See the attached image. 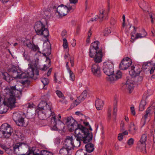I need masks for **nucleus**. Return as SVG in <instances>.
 Instances as JSON below:
<instances>
[{
	"label": "nucleus",
	"instance_id": "1",
	"mask_svg": "<svg viewBox=\"0 0 155 155\" xmlns=\"http://www.w3.org/2000/svg\"><path fill=\"white\" fill-rule=\"evenodd\" d=\"M38 111L39 118L41 120L45 119L47 117L52 116L51 120V129L54 130H61L64 129V125L60 120L61 117L59 114V118L57 119L54 115V112H52L51 106L48 105L44 101H42L38 105Z\"/></svg>",
	"mask_w": 155,
	"mask_h": 155
},
{
	"label": "nucleus",
	"instance_id": "2",
	"mask_svg": "<svg viewBox=\"0 0 155 155\" xmlns=\"http://www.w3.org/2000/svg\"><path fill=\"white\" fill-rule=\"evenodd\" d=\"M13 150L14 153L18 155H50V153L45 150L41 151V154L35 153L27 144L22 142L14 145Z\"/></svg>",
	"mask_w": 155,
	"mask_h": 155
},
{
	"label": "nucleus",
	"instance_id": "3",
	"mask_svg": "<svg viewBox=\"0 0 155 155\" xmlns=\"http://www.w3.org/2000/svg\"><path fill=\"white\" fill-rule=\"evenodd\" d=\"M30 64H28L29 68L28 69L27 72H22L18 73L17 75H15V77L20 79H24L27 78H32L34 75V70L36 69V74L39 75V72L37 71V68L38 64V59H30Z\"/></svg>",
	"mask_w": 155,
	"mask_h": 155
},
{
	"label": "nucleus",
	"instance_id": "4",
	"mask_svg": "<svg viewBox=\"0 0 155 155\" xmlns=\"http://www.w3.org/2000/svg\"><path fill=\"white\" fill-rule=\"evenodd\" d=\"M77 129L76 130L78 134L81 138L82 141L84 143H87L90 142L92 140L93 135L91 132L89 131L88 128H86L83 125H79Z\"/></svg>",
	"mask_w": 155,
	"mask_h": 155
},
{
	"label": "nucleus",
	"instance_id": "5",
	"mask_svg": "<svg viewBox=\"0 0 155 155\" xmlns=\"http://www.w3.org/2000/svg\"><path fill=\"white\" fill-rule=\"evenodd\" d=\"M20 82L23 85L26 84H27L29 83L27 79L23 81L21 80ZM9 88L10 89L6 90V91L7 92L9 93L10 92H12V93L13 92V94H16L20 96V98L21 96L22 93L25 92L26 90L23 85H15V86H12Z\"/></svg>",
	"mask_w": 155,
	"mask_h": 155
},
{
	"label": "nucleus",
	"instance_id": "6",
	"mask_svg": "<svg viewBox=\"0 0 155 155\" xmlns=\"http://www.w3.org/2000/svg\"><path fill=\"white\" fill-rule=\"evenodd\" d=\"M13 130L11 127L7 123L3 124L0 128V137L8 138L12 134Z\"/></svg>",
	"mask_w": 155,
	"mask_h": 155
},
{
	"label": "nucleus",
	"instance_id": "7",
	"mask_svg": "<svg viewBox=\"0 0 155 155\" xmlns=\"http://www.w3.org/2000/svg\"><path fill=\"white\" fill-rule=\"evenodd\" d=\"M7 89H10L9 88H6L5 89L4 91L5 94L9 96V98H8L6 101H3V104L5 105H6L10 107L11 109H13L16 106L15 104V97L18 99H20V96L16 94H13L10 92V93H8L6 91Z\"/></svg>",
	"mask_w": 155,
	"mask_h": 155
},
{
	"label": "nucleus",
	"instance_id": "8",
	"mask_svg": "<svg viewBox=\"0 0 155 155\" xmlns=\"http://www.w3.org/2000/svg\"><path fill=\"white\" fill-rule=\"evenodd\" d=\"M34 28L37 35H43L46 38L48 36L49 33L48 29L45 28V25L41 21H38L35 23Z\"/></svg>",
	"mask_w": 155,
	"mask_h": 155
},
{
	"label": "nucleus",
	"instance_id": "9",
	"mask_svg": "<svg viewBox=\"0 0 155 155\" xmlns=\"http://www.w3.org/2000/svg\"><path fill=\"white\" fill-rule=\"evenodd\" d=\"M64 121L65 123L69 130L70 132H72L74 130H75L79 125H82L81 124H78V122L75 120L72 117H68L65 118Z\"/></svg>",
	"mask_w": 155,
	"mask_h": 155
},
{
	"label": "nucleus",
	"instance_id": "10",
	"mask_svg": "<svg viewBox=\"0 0 155 155\" xmlns=\"http://www.w3.org/2000/svg\"><path fill=\"white\" fill-rule=\"evenodd\" d=\"M114 64L113 61L108 60L104 63L103 70L107 75L110 76L113 74L114 72Z\"/></svg>",
	"mask_w": 155,
	"mask_h": 155
},
{
	"label": "nucleus",
	"instance_id": "11",
	"mask_svg": "<svg viewBox=\"0 0 155 155\" xmlns=\"http://www.w3.org/2000/svg\"><path fill=\"white\" fill-rule=\"evenodd\" d=\"M110 7L109 5H108V8L107 11H105L104 9L103 8H101L100 10V15L99 16L98 15H96L94 18H91L89 20L88 22L95 21L99 18V21L101 22L103 21V19H108V12H109Z\"/></svg>",
	"mask_w": 155,
	"mask_h": 155
},
{
	"label": "nucleus",
	"instance_id": "12",
	"mask_svg": "<svg viewBox=\"0 0 155 155\" xmlns=\"http://www.w3.org/2000/svg\"><path fill=\"white\" fill-rule=\"evenodd\" d=\"M53 8L57 16L59 17H62L67 14L68 12L67 6H65L62 4L60 6L54 5L53 6Z\"/></svg>",
	"mask_w": 155,
	"mask_h": 155
},
{
	"label": "nucleus",
	"instance_id": "13",
	"mask_svg": "<svg viewBox=\"0 0 155 155\" xmlns=\"http://www.w3.org/2000/svg\"><path fill=\"white\" fill-rule=\"evenodd\" d=\"M141 70V66L135 65L134 66H131L129 73L132 77H135L139 74Z\"/></svg>",
	"mask_w": 155,
	"mask_h": 155
},
{
	"label": "nucleus",
	"instance_id": "14",
	"mask_svg": "<svg viewBox=\"0 0 155 155\" xmlns=\"http://www.w3.org/2000/svg\"><path fill=\"white\" fill-rule=\"evenodd\" d=\"M63 146L68 149L69 151L72 152L74 147V143L72 138L70 137H67V138L65 140Z\"/></svg>",
	"mask_w": 155,
	"mask_h": 155
},
{
	"label": "nucleus",
	"instance_id": "15",
	"mask_svg": "<svg viewBox=\"0 0 155 155\" xmlns=\"http://www.w3.org/2000/svg\"><path fill=\"white\" fill-rule=\"evenodd\" d=\"M132 63L131 59H123L119 64V68L120 69L125 70L127 69Z\"/></svg>",
	"mask_w": 155,
	"mask_h": 155
},
{
	"label": "nucleus",
	"instance_id": "16",
	"mask_svg": "<svg viewBox=\"0 0 155 155\" xmlns=\"http://www.w3.org/2000/svg\"><path fill=\"white\" fill-rule=\"evenodd\" d=\"M153 112L154 114V120L155 121V107L154 106H150L148 107L146 111V113L144 116V122L143 125H144L146 123V120L148 117H150L152 115Z\"/></svg>",
	"mask_w": 155,
	"mask_h": 155
},
{
	"label": "nucleus",
	"instance_id": "17",
	"mask_svg": "<svg viewBox=\"0 0 155 155\" xmlns=\"http://www.w3.org/2000/svg\"><path fill=\"white\" fill-rule=\"evenodd\" d=\"M91 71L93 74L97 77H100L101 75L100 68L97 64H93L91 68Z\"/></svg>",
	"mask_w": 155,
	"mask_h": 155
},
{
	"label": "nucleus",
	"instance_id": "18",
	"mask_svg": "<svg viewBox=\"0 0 155 155\" xmlns=\"http://www.w3.org/2000/svg\"><path fill=\"white\" fill-rule=\"evenodd\" d=\"M51 54V49L49 48H46L43 51V53H41L40 51L37 53L36 55H40L41 57H45L46 58H49L48 57Z\"/></svg>",
	"mask_w": 155,
	"mask_h": 155
},
{
	"label": "nucleus",
	"instance_id": "19",
	"mask_svg": "<svg viewBox=\"0 0 155 155\" xmlns=\"http://www.w3.org/2000/svg\"><path fill=\"white\" fill-rule=\"evenodd\" d=\"M133 80L129 79L126 81L125 85L126 87V89L129 91V93H131L134 89V84Z\"/></svg>",
	"mask_w": 155,
	"mask_h": 155
},
{
	"label": "nucleus",
	"instance_id": "20",
	"mask_svg": "<svg viewBox=\"0 0 155 155\" xmlns=\"http://www.w3.org/2000/svg\"><path fill=\"white\" fill-rule=\"evenodd\" d=\"M3 76V78L7 82H11V84H12V83L16 82V81L15 79H13L12 78H11L10 75L7 72H5L2 74Z\"/></svg>",
	"mask_w": 155,
	"mask_h": 155
},
{
	"label": "nucleus",
	"instance_id": "21",
	"mask_svg": "<svg viewBox=\"0 0 155 155\" xmlns=\"http://www.w3.org/2000/svg\"><path fill=\"white\" fill-rule=\"evenodd\" d=\"M77 132L75 130L74 131L75 135L74 137L76 139V141L75 142V143H74V147H78L81 145V141H82L81 136H79V135L77 133Z\"/></svg>",
	"mask_w": 155,
	"mask_h": 155
},
{
	"label": "nucleus",
	"instance_id": "22",
	"mask_svg": "<svg viewBox=\"0 0 155 155\" xmlns=\"http://www.w3.org/2000/svg\"><path fill=\"white\" fill-rule=\"evenodd\" d=\"M137 148L141 152L143 153H146V143L138 142Z\"/></svg>",
	"mask_w": 155,
	"mask_h": 155
},
{
	"label": "nucleus",
	"instance_id": "23",
	"mask_svg": "<svg viewBox=\"0 0 155 155\" xmlns=\"http://www.w3.org/2000/svg\"><path fill=\"white\" fill-rule=\"evenodd\" d=\"M122 73L120 71H118L116 74H113L110 77L109 79L110 81H114L120 78L122 76Z\"/></svg>",
	"mask_w": 155,
	"mask_h": 155
},
{
	"label": "nucleus",
	"instance_id": "24",
	"mask_svg": "<svg viewBox=\"0 0 155 155\" xmlns=\"http://www.w3.org/2000/svg\"><path fill=\"white\" fill-rule=\"evenodd\" d=\"M104 105L103 101L101 99H98L95 101V107L98 110H102Z\"/></svg>",
	"mask_w": 155,
	"mask_h": 155
},
{
	"label": "nucleus",
	"instance_id": "25",
	"mask_svg": "<svg viewBox=\"0 0 155 155\" xmlns=\"http://www.w3.org/2000/svg\"><path fill=\"white\" fill-rule=\"evenodd\" d=\"M18 67L17 66H12L11 68H9L8 69V71L10 73H12L13 74L12 75L13 77L15 78V75H17L18 72L17 71Z\"/></svg>",
	"mask_w": 155,
	"mask_h": 155
},
{
	"label": "nucleus",
	"instance_id": "26",
	"mask_svg": "<svg viewBox=\"0 0 155 155\" xmlns=\"http://www.w3.org/2000/svg\"><path fill=\"white\" fill-rule=\"evenodd\" d=\"M59 153L61 155H71V152L69 151L68 149L65 148H64V147L63 146L59 151Z\"/></svg>",
	"mask_w": 155,
	"mask_h": 155
},
{
	"label": "nucleus",
	"instance_id": "27",
	"mask_svg": "<svg viewBox=\"0 0 155 155\" xmlns=\"http://www.w3.org/2000/svg\"><path fill=\"white\" fill-rule=\"evenodd\" d=\"M147 35V33L145 30H142L141 33H137L135 35V38L138 39L139 38H142L146 37Z\"/></svg>",
	"mask_w": 155,
	"mask_h": 155
},
{
	"label": "nucleus",
	"instance_id": "28",
	"mask_svg": "<svg viewBox=\"0 0 155 155\" xmlns=\"http://www.w3.org/2000/svg\"><path fill=\"white\" fill-rule=\"evenodd\" d=\"M85 147L87 151L89 153L92 152L94 149V145L92 143H89L86 144Z\"/></svg>",
	"mask_w": 155,
	"mask_h": 155
},
{
	"label": "nucleus",
	"instance_id": "29",
	"mask_svg": "<svg viewBox=\"0 0 155 155\" xmlns=\"http://www.w3.org/2000/svg\"><path fill=\"white\" fill-rule=\"evenodd\" d=\"M89 50L90 57L91 58L94 57V56H95V54L97 51V50L90 47Z\"/></svg>",
	"mask_w": 155,
	"mask_h": 155
},
{
	"label": "nucleus",
	"instance_id": "30",
	"mask_svg": "<svg viewBox=\"0 0 155 155\" xmlns=\"http://www.w3.org/2000/svg\"><path fill=\"white\" fill-rule=\"evenodd\" d=\"M16 124L19 126H22L24 123V118L22 117V115L20 116V117L18 118V121L15 122Z\"/></svg>",
	"mask_w": 155,
	"mask_h": 155
},
{
	"label": "nucleus",
	"instance_id": "31",
	"mask_svg": "<svg viewBox=\"0 0 155 155\" xmlns=\"http://www.w3.org/2000/svg\"><path fill=\"white\" fill-rule=\"evenodd\" d=\"M87 91H84L81 95L78 97V100H80L81 102L83 101L87 97Z\"/></svg>",
	"mask_w": 155,
	"mask_h": 155
},
{
	"label": "nucleus",
	"instance_id": "32",
	"mask_svg": "<svg viewBox=\"0 0 155 155\" xmlns=\"http://www.w3.org/2000/svg\"><path fill=\"white\" fill-rule=\"evenodd\" d=\"M104 53H103L101 50H99L95 54V58H102L104 57Z\"/></svg>",
	"mask_w": 155,
	"mask_h": 155
},
{
	"label": "nucleus",
	"instance_id": "33",
	"mask_svg": "<svg viewBox=\"0 0 155 155\" xmlns=\"http://www.w3.org/2000/svg\"><path fill=\"white\" fill-rule=\"evenodd\" d=\"M56 94L58 95V96L59 97L62 98L63 100L62 101H61V100H60V101L62 102V103H65L66 104V102H67L66 101L64 100L65 97H64V96H63V94H62V93L61 91H60L59 90H57L56 91Z\"/></svg>",
	"mask_w": 155,
	"mask_h": 155
},
{
	"label": "nucleus",
	"instance_id": "34",
	"mask_svg": "<svg viewBox=\"0 0 155 155\" xmlns=\"http://www.w3.org/2000/svg\"><path fill=\"white\" fill-rule=\"evenodd\" d=\"M146 104L145 100H142L139 106V110L140 111H143L144 109V107Z\"/></svg>",
	"mask_w": 155,
	"mask_h": 155
},
{
	"label": "nucleus",
	"instance_id": "35",
	"mask_svg": "<svg viewBox=\"0 0 155 155\" xmlns=\"http://www.w3.org/2000/svg\"><path fill=\"white\" fill-rule=\"evenodd\" d=\"M46 62L47 63H48V64L47 65L46 64H45L44 65V67L42 68H41L40 69L42 71L46 70L51 65V61L50 60V59H46Z\"/></svg>",
	"mask_w": 155,
	"mask_h": 155
},
{
	"label": "nucleus",
	"instance_id": "36",
	"mask_svg": "<svg viewBox=\"0 0 155 155\" xmlns=\"http://www.w3.org/2000/svg\"><path fill=\"white\" fill-rule=\"evenodd\" d=\"M23 44L24 45L26 46L30 49H32L33 45L30 41L26 40L24 41Z\"/></svg>",
	"mask_w": 155,
	"mask_h": 155
},
{
	"label": "nucleus",
	"instance_id": "37",
	"mask_svg": "<svg viewBox=\"0 0 155 155\" xmlns=\"http://www.w3.org/2000/svg\"><path fill=\"white\" fill-rule=\"evenodd\" d=\"M21 115V114L18 112H16L13 113L12 117L13 120L15 122L18 121V117H20Z\"/></svg>",
	"mask_w": 155,
	"mask_h": 155
},
{
	"label": "nucleus",
	"instance_id": "38",
	"mask_svg": "<svg viewBox=\"0 0 155 155\" xmlns=\"http://www.w3.org/2000/svg\"><path fill=\"white\" fill-rule=\"evenodd\" d=\"M117 101L116 100L114 103V107L113 111V116L114 118L116 117L117 115Z\"/></svg>",
	"mask_w": 155,
	"mask_h": 155
},
{
	"label": "nucleus",
	"instance_id": "39",
	"mask_svg": "<svg viewBox=\"0 0 155 155\" xmlns=\"http://www.w3.org/2000/svg\"><path fill=\"white\" fill-rule=\"evenodd\" d=\"M147 134H143L142 135L140 140L138 141V142L146 143V142L147 141Z\"/></svg>",
	"mask_w": 155,
	"mask_h": 155
},
{
	"label": "nucleus",
	"instance_id": "40",
	"mask_svg": "<svg viewBox=\"0 0 155 155\" xmlns=\"http://www.w3.org/2000/svg\"><path fill=\"white\" fill-rule=\"evenodd\" d=\"M5 105L4 104L0 106V114H3L7 111V109Z\"/></svg>",
	"mask_w": 155,
	"mask_h": 155
},
{
	"label": "nucleus",
	"instance_id": "41",
	"mask_svg": "<svg viewBox=\"0 0 155 155\" xmlns=\"http://www.w3.org/2000/svg\"><path fill=\"white\" fill-rule=\"evenodd\" d=\"M99 44V42L98 41H96L91 44L90 47L98 50L99 48L98 46Z\"/></svg>",
	"mask_w": 155,
	"mask_h": 155
},
{
	"label": "nucleus",
	"instance_id": "42",
	"mask_svg": "<svg viewBox=\"0 0 155 155\" xmlns=\"http://www.w3.org/2000/svg\"><path fill=\"white\" fill-rule=\"evenodd\" d=\"M41 81L43 83L44 86L48 85L49 83V80L45 78H42L41 79Z\"/></svg>",
	"mask_w": 155,
	"mask_h": 155
},
{
	"label": "nucleus",
	"instance_id": "43",
	"mask_svg": "<svg viewBox=\"0 0 155 155\" xmlns=\"http://www.w3.org/2000/svg\"><path fill=\"white\" fill-rule=\"evenodd\" d=\"M139 6L142 9L144 10V8H145L147 7V5L144 1L142 0L141 3L139 4Z\"/></svg>",
	"mask_w": 155,
	"mask_h": 155
},
{
	"label": "nucleus",
	"instance_id": "44",
	"mask_svg": "<svg viewBox=\"0 0 155 155\" xmlns=\"http://www.w3.org/2000/svg\"><path fill=\"white\" fill-rule=\"evenodd\" d=\"M0 146L1 148L3 149L4 150H5V152L6 153L8 154H9V153L7 152L8 151H9L10 150V149L9 148H7L6 145L4 144H0Z\"/></svg>",
	"mask_w": 155,
	"mask_h": 155
},
{
	"label": "nucleus",
	"instance_id": "45",
	"mask_svg": "<svg viewBox=\"0 0 155 155\" xmlns=\"http://www.w3.org/2000/svg\"><path fill=\"white\" fill-rule=\"evenodd\" d=\"M111 32V30L108 28L105 29L103 32L104 35L107 36Z\"/></svg>",
	"mask_w": 155,
	"mask_h": 155
},
{
	"label": "nucleus",
	"instance_id": "46",
	"mask_svg": "<svg viewBox=\"0 0 155 155\" xmlns=\"http://www.w3.org/2000/svg\"><path fill=\"white\" fill-rule=\"evenodd\" d=\"M63 47L64 49H67L68 48V43L67 39L64 38L63 39Z\"/></svg>",
	"mask_w": 155,
	"mask_h": 155
},
{
	"label": "nucleus",
	"instance_id": "47",
	"mask_svg": "<svg viewBox=\"0 0 155 155\" xmlns=\"http://www.w3.org/2000/svg\"><path fill=\"white\" fill-rule=\"evenodd\" d=\"M129 130V131H133L134 134L135 133L136 131V129L134 124H132L130 125V128Z\"/></svg>",
	"mask_w": 155,
	"mask_h": 155
},
{
	"label": "nucleus",
	"instance_id": "48",
	"mask_svg": "<svg viewBox=\"0 0 155 155\" xmlns=\"http://www.w3.org/2000/svg\"><path fill=\"white\" fill-rule=\"evenodd\" d=\"M75 155H92L89 153H84L81 150H78L76 153Z\"/></svg>",
	"mask_w": 155,
	"mask_h": 155
},
{
	"label": "nucleus",
	"instance_id": "49",
	"mask_svg": "<svg viewBox=\"0 0 155 155\" xmlns=\"http://www.w3.org/2000/svg\"><path fill=\"white\" fill-rule=\"evenodd\" d=\"M134 139L132 138H130L128 140L127 143L129 146L131 147L134 144Z\"/></svg>",
	"mask_w": 155,
	"mask_h": 155
},
{
	"label": "nucleus",
	"instance_id": "50",
	"mask_svg": "<svg viewBox=\"0 0 155 155\" xmlns=\"http://www.w3.org/2000/svg\"><path fill=\"white\" fill-rule=\"evenodd\" d=\"M69 74H70V79L72 81H74L75 79V76L73 74V72L71 71V70H69Z\"/></svg>",
	"mask_w": 155,
	"mask_h": 155
},
{
	"label": "nucleus",
	"instance_id": "51",
	"mask_svg": "<svg viewBox=\"0 0 155 155\" xmlns=\"http://www.w3.org/2000/svg\"><path fill=\"white\" fill-rule=\"evenodd\" d=\"M151 61L150 62H147L144 63L143 65V66L144 68L145 69H148L149 68H148V67L151 65H152L151 64Z\"/></svg>",
	"mask_w": 155,
	"mask_h": 155
},
{
	"label": "nucleus",
	"instance_id": "52",
	"mask_svg": "<svg viewBox=\"0 0 155 155\" xmlns=\"http://www.w3.org/2000/svg\"><path fill=\"white\" fill-rule=\"evenodd\" d=\"M67 8L68 9V12L70 11L73 12L75 9V5H73L72 6H69L68 7H67Z\"/></svg>",
	"mask_w": 155,
	"mask_h": 155
},
{
	"label": "nucleus",
	"instance_id": "53",
	"mask_svg": "<svg viewBox=\"0 0 155 155\" xmlns=\"http://www.w3.org/2000/svg\"><path fill=\"white\" fill-rule=\"evenodd\" d=\"M81 101L80 100H78V98L76 100H75L74 103L73 104L74 105V107L75 106H77L78 104H80Z\"/></svg>",
	"mask_w": 155,
	"mask_h": 155
},
{
	"label": "nucleus",
	"instance_id": "54",
	"mask_svg": "<svg viewBox=\"0 0 155 155\" xmlns=\"http://www.w3.org/2000/svg\"><path fill=\"white\" fill-rule=\"evenodd\" d=\"M31 49L35 51H38L37 53L38 52V51H39V48L37 46L35 45H34L33 46Z\"/></svg>",
	"mask_w": 155,
	"mask_h": 155
},
{
	"label": "nucleus",
	"instance_id": "55",
	"mask_svg": "<svg viewBox=\"0 0 155 155\" xmlns=\"http://www.w3.org/2000/svg\"><path fill=\"white\" fill-rule=\"evenodd\" d=\"M133 27L134 30L131 33V35L132 37H134V35H135L136 32V28L134 26Z\"/></svg>",
	"mask_w": 155,
	"mask_h": 155
},
{
	"label": "nucleus",
	"instance_id": "56",
	"mask_svg": "<svg viewBox=\"0 0 155 155\" xmlns=\"http://www.w3.org/2000/svg\"><path fill=\"white\" fill-rule=\"evenodd\" d=\"M124 126V123L122 122L120 124V130L122 131H124L125 130Z\"/></svg>",
	"mask_w": 155,
	"mask_h": 155
},
{
	"label": "nucleus",
	"instance_id": "57",
	"mask_svg": "<svg viewBox=\"0 0 155 155\" xmlns=\"http://www.w3.org/2000/svg\"><path fill=\"white\" fill-rule=\"evenodd\" d=\"M61 36L63 37H65L67 36V32L66 30H63L61 33Z\"/></svg>",
	"mask_w": 155,
	"mask_h": 155
},
{
	"label": "nucleus",
	"instance_id": "58",
	"mask_svg": "<svg viewBox=\"0 0 155 155\" xmlns=\"http://www.w3.org/2000/svg\"><path fill=\"white\" fill-rule=\"evenodd\" d=\"M130 110L132 114L133 115H134L135 114V112L134 109V107H130Z\"/></svg>",
	"mask_w": 155,
	"mask_h": 155
},
{
	"label": "nucleus",
	"instance_id": "59",
	"mask_svg": "<svg viewBox=\"0 0 155 155\" xmlns=\"http://www.w3.org/2000/svg\"><path fill=\"white\" fill-rule=\"evenodd\" d=\"M94 61L96 63H99L102 61V59H94Z\"/></svg>",
	"mask_w": 155,
	"mask_h": 155
},
{
	"label": "nucleus",
	"instance_id": "60",
	"mask_svg": "<svg viewBox=\"0 0 155 155\" xmlns=\"http://www.w3.org/2000/svg\"><path fill=\"white\" fill-rule=\"evenodd\" d=\"M123 136L122 134L121 133L119 134L118 136V140L120 141H121L123 139Z\"/></svg>",
	"mask_w": 155,
	"mask_h": 155
},
{
	"label": "nucleus",
	"instance_id": "61",
	"mask_svg": "<svg viewBox=\"0 0 155 155\" xmlns=\"http://www.w3.org/2000/svg\"><path fill=\"white\" fill-rule=\"evenodd\" d=\"M153 142L154 143L153 145V148H155V128L153 133Z\"/></svg>",
	"mask_w": 155,
	"mask_h": 155
},
{
	"label": "nucleus",
	"instance_id": "62",
	"mask_svg": "<svg viewBox=\"0 0 155 155\" xmlns=\"http://www.w3.org/2000/svg\"><path fill=\"white\" fill-rule=\"evenodd\" d=\"M78 0H69L70 3L71 4H75L78 2Z\"/></svg>",
	"mask_w": 155,
	"mask_h": 155
},
{
	"label": "nucleus",
	"instance_id": "63",
	"mask_svg": "<svg viewBox=\"0 0 155 155\" xmlns=\"http://www.w3.org/2000/svg\"><path fill=\"white\" fill-rule=\"evenodd\" d=\"M123 26L124 27L125 26V16L124 15H123Z\"/></svg>",
	"mask_w": 155,
	"mask_h": 155
},
{
	"label": "nucleus",
	"instance_id": "64",
	"mask_svg": "<svg viewBox=\"0 0 155 155\" xmlns=\"http://www.w3.org/2000/svg\"><path fill=\"white\" fill-rule=\"evenodd\" d=\"M154 70H155V66H154V67L151 68L150 70V74H152L153 73Z\"/></svg>",
	"mask_w": 155,
	"mask_h": 155
}]
</instances>
